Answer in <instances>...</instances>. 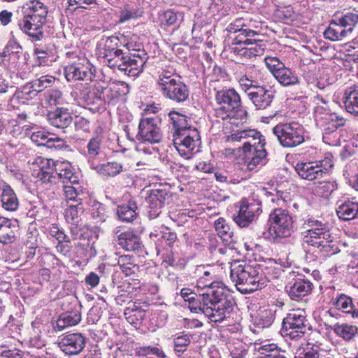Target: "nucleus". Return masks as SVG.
Returning <instances> with one entry per match:
<instances>
[{
    "instance_id": "1",
    "label": "nucleus",
    "mask_w": 358,
    "mask_h": 358,
    "mask_svg": "<svg viewBox=\"0 0 358 358\" xmlns=\"http://www.w3.org/2000/svg\"><path fill=\"white\" fill-rule=\"evenodd\" d=\"M230 277L238 291L243 294L262 289L271 279L279 278L282 269L277 260L268 259L265 266L254 267L245 262L235 261L231 263Z\"/></svg>"
},
{
    "instance_id": "2",
    "label": "nucleus",
    "mask_w": 358,
    "mask_h": 358,
    "mask_svg": "<svg viewBox=\"0 0 358 358\" xmlns=\"http://www.w3.org/2000/svg\"><path fill=\"white\" fill-rule=\"evenodd\" d=\"M235 303L229 290L222 288H208L205 293H197L189 301V308L192 313H201L210 322L220 323L233 310Z\"/></svg>"
},
{
    "instance_id": "3",
    "label": "nucleus",
    "mask_w": 358,
    "mask_h": 358,
    "mask_svg": "<svg viewBox=\"0 0 358 358\" xmlns=\"http://www.w3.org/2000/svg\"><path fill=\"white\" fill-rule=\"evenodd\" d=\"M229 142L243 141V153L246 169L252 171L259 164L265 163L266 151L265 140L261 133L255 129L237 130L227 136Z\"/></svg>"
},
{
    "instance_id": "4",
    "label": "nucleus",
    "mask_w": 358,
    "mask_h": 358,
    "mask_svg": "<svg viewBox=\"0 0 358 358\" xmlns=\"http://www.w3.org/2000/svg\"><path fill=\"white\" fill-rule=\"evenodd\" d=\"M22 18L18 21L20 30L27 35L31 42L45 41L44 29L48 8L39 0H32L22 7Z\"/></svg>"
},
{
    "instance_id": "5",
    "label": "nucleus",
    "mask_w": 358,
    "mask_h": 358,
    "mask_svg": "<svg viewBox=\"0 0 358 358\" xmlns=\"http://www.w3.org/2000/svg\"><path fill=\"white\" fill-rule=\"evenodd\" d=\"M125 50L117 48L109 55L105 64L110 68H117L124 74L135 77L143 71V66L148 60L146 52L141 48H135L136 45L127 41L122 43Z\"/></svg>"
},
{
    "instance_id": "6",
    "label": "nucleus",
    "mask_w": 358,
    "mask_h": 358,
    "mask_svg": "<svg viewBox=\"0 0 358 358\" xmlns=\"http://www.w3.org/2000/svg\"><path fill=\"white\" fill-rule=\"evenodd\" d=\"M324 105L318 103L314 110V117L316 124L323 130L322 140L326 144L332 146L339 145L341 143L340 134L338 129L343 127L346 122L345 119L336 113H332L326 105L323 98L317 97Z\"/></svg>"
},
{
    "instance_id": "7",
    "label": "nucleus",
    "mask_w": 358,
    "mask_h": 358,
    "mask_svg": "<svg viewBox=\"0 0 358 358\" xmlns=\"http://www.w3.org/2000/svg\"><path fill=\"white\" fill-rule=\"evenodd\" d=\"M157 88L164 97L177 103L186 101L189 95V88L182 81L181 77L166 69L159 74Z\"/></svg>"
},
{
    "instance_id": "8",
    "label": "nucleus",
    "mask_w": 358,
    "mask_h": 358,
    "mask_svg": "<svg viewBox=\"0 0 358 358\" xmlns=\"http://www.w3.org/2000/svg\"><path fill=\"white\" fill-rule=\"evenodd\" d=\"M268 222L270 227L264 235L273 242L280 243L294 231L293 217L286 209L275 208L269 215Z\"/></svg>"
},
{
    "instance_id": "9",
    "label": "nucleus",
    "mask_w": 358,
    "mask_h": 358,
    "mask_svg": "<svg viewBox=\"0 0 358 358\" xmlns=\"http://www.w3.org/2000/svg\"><path fill=\"white\" fill-rule=\"evenodd\" d=\"M102 132V129L99 127L96 129L97 136L91 139V169L96 171L97 173L108 176H115L119 174L122 166L117 162H110L107 164H96V157L99 162H104L106 155L101 146V136L99 135Z\"/></svg>"
},
{
    "instance_id": "10",
    "label": "nucleus",
    "mask_w": 358,
    "mask_h": 358,
    "mask_svg": "<svg viewBox=\"0 0 358 358\" xmlns=\"http://www.w3.org/2000/svg\"><path fill=\"white\" fill-rule=\"evenodd\" d=\"M173 142L180 155L189 159L199 150L201 137L196 128L189 127L187 129L173 133Z\"/></svg>"
},
{
    "instance_id": "11",
    "label": "nucleus",
    "mask_w": 358,
    "mask_h": 358,
    "mask_svg": "<svg viewBox=\"0 0 358 358\" xmlns=\"http://www.w3.org/2000/svg\"><path fill=\"white\" fill-rule=\"evenodd\" d=\"M273 133L285 148H294L304 141L303 127L296 122L278 124L273 128Z\"/></svg>"
},
{
    "instance_id": "12",
    "label": "nucleus",
    "mask_w": 358,
    "mask_h": 358,
    "mask_svg": "<svg viewBox=\"0 0 358 358\" xmlns=\"http://www.w3.org/2000/svg\"><path fill=\"white\" fill-rule=\"evenodd\" d=\"M308 325L307 314L304 309H293L284 317L282 331L291 339L298 340L305 334Z\"/></svg>"
},
{
    "instance_id": "13",
    "label": "nucleus",
    "mask_w": 358,
    "mask_h": 358,
    "mask_svg": "<svg viewBox=\"0 0 358 358\" xmlns=\"http://www.w3.org/2000/svg\"><path fill=\"white\" fill-rule=\"evenodd\" d=\"M332 166V156L327 154L320 160L298 162L295 170L301 178L312 181L322 178Z\"/></svg>"
},
{
    "instance_id": "14",
    "label": "nucleus",
    "mask_w": 358,
    "mask_h": 358,
    "mask_svg": "<svg viewBox=\"0 0 358 358\" xmlns=\"http://www.w3.org/2000/svg\"><path fill=\"white\" fill-rule=\"evenodd\" d=\"M136 138L139 141L156 143L162 138V132L158 120L153 117H143L138 124Z\"/></svg>"
},
{
    "instance_id": "15",
    "label": "nucleus",
    "mask_w": 358,
    "mask_h": 358,
    "mask_svg": "<svg viewBox=\"0 0 358 358\" xmlns=\"http://www.w3.org/2000/svg\"><path fill=\"white\" fill-rule=\"evenodd\" d=\"M217 104L227 106L229 109L235 110L241 119H245L247 112L241 105L239 94L234 88L222 89L215 94Z\"/></svg>"
},
{
    "instance_id": "16",
    "label": "nucleus",
    "mask_w": 358,
    "mask_h": 358,
    "mask_svg": "<svg viewBox=\"0 0 358 358\" xmlns=\"http://www.w3.org/2000/svg\"><path fill=\"white\" fill-rule=\"evenodd\" d=\"M34 45V55L40 66H50L56 62L58 56L56 46L46 36L45 41L31 42Z\"/></svg>"
},
{
    "instance_id": "17",
    "label": "nucleus",
    "mask_w": 358,
    "mask_h": 358,
    "mask_svg": "<svg viewBox=\"0 0 358 358\" xmlns=\"http://www.w3.org/2000/svg\"><path fill=\"white\" fill-rule=\"evenodd\" d=\"M125 41L126 37L123 35L102 38L97 43L95 50L97 58L105 63L109 58V55H112L117 48L121 47L122 43H124Z\"/></svg>"
},
{
    "instance_id": "18",
    "label": "nucleus",
    "mask_w": 358,
    "mask_h": 358,
    "mask_svg": "<svg viewBox=\"0 0 358 358\" xmlns=\"http://www.w3.org/2000/svg\"><path fill=\"white\" fill-rule=\"evenodd\" d=\"M308 245L317 248L318 252L324 257H329L340 252L338 242L334 240L329 229L317 236Z\"/></svg>"
},
{
    "instance_id": "19",
    "label": "nucleus",
    "mask_w": 358,
    "mask_h": 358,
    "mask_svg": "<svg viewBox=\"0 0 358 358\" xmlns=\"http://www.w3.org/2000/svg\"><path fill=\"white\" fill-rule=\"evenodd\" d=\"M91 87H92L94 98L100 101H106L110 99L109 93L112 90H121V92L126 94L129 92L128 85L123 82L113 83V85L108 88V85L103 80H93L91 78Z\"/></svg>"
},
{
    "instance_id": "20",
    "label": "nucleus",
    "mask_w": 358,
    "mask_h": 358,
    "mask_svg": "<svg viewBox=\"0 0 358 358\" xmlns=\"http://www.w3.org/2000/svg\"><path fill=\"white\" fill-rule=\"evenodd\" d=\"M301 228L302 240L308 245L329 229L327 223L313 217L305 219Z\"/></svg>"
},
{
    "instance_id": "21",
    "label": "nucleus",
    "mask_w": 358,
    "mask_h": 358,
    "mask_svg": "<svg viewBox=\"0 0 358 358\" xmlns=\"http://www.w3.org/2000/svg\"><path fill=\"white\" fill-rule=\"evenodd\" d=\"M85 338L81 334H63L59 337L58 345L66 355H77L85 346Z\"/></svg>"
},
{
    "instance_id": "22",
    "label": "nucleus",
    "mask_w": 358,
    "mask_h": 358,
    "mask_svg": "<svg viewBox=\"0 0 358 358\" xmlns=\"http://www.w3.org/2000/svg\"><path fill=\"white\" fill-rule=\"evenodd\" d=\"M257 110H264L269 107L275 97L273 90L266 89L264 85H258L248 92L247 96Z\"/></svg>"
},
{
    "instance_id": "23",
    "label": "nucleus",
    "mask_w": 358,
    "mask_h": 358,
    "mask_svg": "<svg viewBox=\"0 0 358 358\" xmlns=\"http://www.w3.org/2000/svg\"><path fill=\"white\" fill-rule=\"evenodd\" d=\"M169 193L163 189H151L148 191L145 198L146 203L149 209L148 214L150 219L156 218L161 213L162 208L164 206Z\"/></svg>"
},
{
    "instance_id": "24",
    "label": "nucleus",
    "mask_w": 358,
    "mask_h": 358,
    "mask_svg": "<svg viewBox=\"0 0 358 358\" xmlns=\"http://www.w3.org/2000/svg\"><path fill=\"white\" fill-rule=\"evenodd\" d=\"M313 287V285L308 279L298 278L289 282L285 289L292 300H298L310 294Z\"/></svg>"
},
{
    "instance_id": "25",
    "label": "nucleus",
    "mask_w": 358,
    "mask_h": 358,
    "mask_svg": "<svg viewBox=\"0 0 358 358\" xmlns=\"http://www.w3.org/2000/svg\"><path fill=\"white\" fill-rule=\"evenodd\" d=\"M18 231L17 220L0 216V243L8 245L15 241Z\"/></svg>"
},
{
    "instance_id": "26",
    "label": "nucleus",
    "mask_w": 358,
    "mask_h": 358,
    "mask_svg": "<svg viewBox=\"0 0 358 358\" xmlns=\"http://www.w3.org/2000/svg\"><path fill=\"white\" fill-rule=\"evenodd\" d=\"M81 320L79 311L75 308L67 310L59 315L57 320L53 323V329L55 331H62L66 329L76 325Z\"/></svg>"
},
{
    "instance_id": "27",
    "label": "nucleus",
    "mask_w": 358,
    "mask_h": 358,
    "mask_svg": "<svg viewBox=\"0 0 358 358\" xmlns=\"http://www.w3.org/2000/svg\"><path fill=\"white\" fill-rule=\"evenodd\" d=\"M336 212L338 217L343 221L357 218L358 203L350 199L339 201L336 203Z\"/></svg>"
},
{
    "instance_id": "28",
    "label": "nucleus",
    "mask_w": 358,
    "mask_h": 358,
    "mask_svg": "<svg viewBox=\"0 0 358 358\" xmlns=\"http://www.w3.org/2000/svg\"><path fill=\"white\" fill-rule=\"evenodd\" d=\"M345 111L358 117V85H353L346 87L342 96Z\"/></svg>"
},
{
    "instance_id": "29",
    "label": "nucleus",
    "mask_w": 358,
    "mask_h": 358,
    "mask_svg": "<svg viewBox=\"0 0 358 358\" xmlns=\"http://www.w3.org/2000/svg\"><path fill=\"white\" fill-rule=\"evenodd\" d=\"M55 174L57 178L62 180L63 185H78L79 178L77 173L73 171L72 166L66 162H57L55 164Z\"/></svg>"
},
{
    "instance_id": "30",
    "label": "nucleus",
    "mask_w": 358,
    "mask_h": 358,
    "mask_svg": "<svg viewBox=\"0 0 358 358\" xmlns=\"http://www.w3.org/2000/svg\"><path fill=\"white\" fill-rule=\"evenodd\" d=\"M117 244L127 251H139L142 248L140 237L132 231H126L117 235Z\"/></svg>"
},
{
    "instance_id": "31",
    "label": "nucleus",
    "mask_w": 358,
    "mask_h": 358,
    "mask_svg": "<svg viewBox=\"0 0 358 358\" xmlns=\"http://www.w3.org/2000/svg\"><path fill=\"white\" fill-rule=\"evenodd\" d=\"M49 123L59 129H66L72 122V117L68 110L63 108H57L55 111L48 115Z\"/></svg>"
},
{
    "instance_id": "32",
    "label": "nucleus",
    "mask_w": 358,
    "mask_h": 358,
    "mask_svg": "<svg viewBox=\"0 0 358 358\" xmlns=\"http://www.w3.org/2000/svg\"><path fill=\"white\" fill-rule=\"evenodd\" d=\"M1 206L7 211H15L19 206V200L10 185L5 184L2 187L1 194Z\"/></svg>"
},
{
    "instance_id": "33",
    "label": "nucleus",
    "mask_w": 358,
    "mask_h": 358,
    "mask_svg": "<svg viewBox=\"0 0 358 358\" xmlns=\"http://www.w3.org/2000/svg\"><path fill=\"white\" fill-rule=\"evenodd\" d=\"M90 71L83 63H73L64 68V76L68 81L83 80Z\"/></svg>"
},
{
    "instance_id": "34",
    "label": "nucleus",
    "mask_w": 358,
    "mask_h": 358,
    "mask_svg": "<svg viewBox=\"0 0 358 358\" xmlns=\"http://www.w3.org/2000/svg\"><path fill=\"white\" fill-rule=\"evenodd\" d=\"M349 35L348 31L338 21L331 22L324 32V38L332 41H342Z\"/></svg>"
},
{
    "instance_id": "35",
    "label": "nucleus",
    "mask_w": 358,
    "mask_h": 358,
    "mask_svg": "<svg viewBox=\"0 0 358 358\" xmlns=\"http://www.w3.org/2000/svg\"><path fill=\"white\" fill-rule=\"evenodd\" d=\"M128 305L124 312L125 318L131 325L137 327L142 322L145 311L136 303H129Z\"/></svg>"
},
{
    "instance_id": "36",
    "label": "nucleus",
    "mask_w": 358,
    "mask_h": 358,
    "mask_svg": "<svg viewBox=\"0 0 358 358\" xmlns=\"http://www.w3.org/2000/svg\"><path fill=\"white\" fill-rule=\"evenodd\" d=\"M26 64V57L23 52L14 54L6 59L0 58V66L5 68L10 72H15L22 69Z\"/></svg>"
},
{
    "instance_id": "37",
    "label": "nucleus",
    "mask_w": 358,
    "mask_h": 358,
    "mask_svg": "<svg viewBox=\"0 0 358 358\" xmlns=\"http://www.w3.org/2000/svg\"><path fill=\"white\" fill-rule=\"evenodd\" d=\"M255 218V209L252 205H242L238 213L234 217V222L240 227H247Z\"/></svg>"
},
{
    "instance_id": "38",
    "label": "nucleus",
    "mask_w": 358,
    "mask_h": 358,
    "mask_svg": "<svg viewBox=\"0 0 358 358\" xmlns=\"http://www.w3.org/2000/svg\"><path fill=\"white\" fill-rule=\"evenodd\" d=\"M334 332L346 341L352 340L358 334V327L348 323H336L331 327Z\"/></svg>"
},
{
    "instance_id": "39",
    "label": "nucleus",
    "mask_w": 358,
    "mask_h": 358,
    "mask_svg": "<svg viewBox=\"0 0 358 358\" xmlns=\"http://www.w3.org/2000/svg\"><path fill=\"white\" fill-rule=\"evenodd\" d=\"M336 309L350 314L354 319H358V308L352 303V299L345 294H341L334 302Z\"/></svg>"
},
{
    "instance_id": "40",
    "label": "nucleus",
    "mask_w": 358,
    "mask_h": 358,
    "mask_svg": "<svg viewBox=\"0 0 358 358\" xmlns=\"http://www.w3.org/2000/svg\"><path fill=\"white\" fill-rule=\"evenodd\" d=\"M214 226L217 235L222 238L224 243L230 245L233 242V232L226 220L219 217L215 221Z\"/></svg>"
},
{
    "instance_id": "41",
    "label": "nucleus",
    "mask_w": 358,
    "mask_h": 358,
    "mask_svg": "<svg viewBox=\"0 0 358 358\" xmlns=\"http://www.w3.org/2000/svg\"><path fill=\"white\" fill-rule=\"evenodd\" d=\"M215 115L217 117L222 120H229L231 124L236 126L245 120L239 118L235 110L231 108L229 109L227 106L223 105H220V106L215 109Z\"/></svg>"
},
{
    "instance_id": "42",
    "label": "nucleus",
    "mask_w": 358,
    "mask_h": 358,
    "mask_svg": "<svg viewBox=\"0 0 358 358\" xmlns=\"http://www.w3.org/2000/svg\"><path fill=\"white\" fill-rule=\"evenodd\" d=\"M137 206L136 202L129 201L127 204L122 205L117 208V215L120 220L126 222H131L136 217V210Z\"/></svg>"
},
{
    "instance_id": "43",
    "label": "nucleus",
    "mask_w": 358,
    "mask_h": 358,
    "mask_svg": "<svg viewBox=\"0 0 358 358\" xmlns=\"http://www.w3.org/2000/svg\"><path fill=\"white\" fill-rule=\"evenodd\" d=\"M246 73L254 85L265 86V83H268V80L271 78L266 71L259 69L255 66H248L247 68Z\"/></svg>"
},
{
    "instance_id": "44",
    "label": "nucleus",
    "mask_w": 358,
    "mask_h": 358,
    "mask_svg": "<svg viewBox=\"0 0 358 358\" xmlns=\"http://www.w3.org/2000/svg\"><path fill=\"white\" fill-rule=\"evenodd\" d=\"M275 317V310L271 308L259 310L254 319V324L259 328L269 327Z\"/></svg>"
},
{
    "instance_id": "45",
    "label": "nucleus",
    "mask_w": 358,
    "mask_h": 358,
    "mask_svg": "<svg viewBox=\"0 0 358 358\" xmlns=\"http://www.w3.org/2000/svg\"><path fill=\"white\" fill-rule=\"evenodd\" d=\"M255 350L260 355L258 358L282 355L279 353L277 345L268 341L255 343Z\"/></svg>"
},
{
    "instance_id": "46",
    "label": "nucleus",
    "mask_w": 358,
    "mask_h": 358,
    "mask_svg": "<svg viewBox=\"0 0 358 358\" xmlns=\"http://www.w3.org/2000/svg\"><path fill=\"white\" fill-rule=\"evenodd\" d=\"M236 35L233 38V41L236 44H239L241 45H254V38L255 36L259 35V31L251 29V28H245V29L241 30L239 32L236 33Z\"/></svg>"
},
{
    "instance_id": "47",
    "label": "nucleus",
    "mask_w": 358,
    "mask_h": 358,
    "mask_svg": "<svg viewBox=\"0 0 358 358\" xmlns=\"http://www.w3.org/2000/svg\"><path fill=\"white\" fill-rule=\"evenodd\" d=\"M337 189L335 180H328L318 182L315 185L313 191L317 196L327 198Z\"/></svg>"
},
{
    "instance_id": "48",
    "label": "nucleus",
    "mask_w": 358,
    "mask_h": 358,
    "mask_svg": "<svg viewBox=\"0 0 358 358\" xmlns=\"http://www.w3.org/2000/svg\"><path fill=\"white\" fill-rule=\"evenodd\" d=\"M274 77L280 85L285 87L294 85L299 82L298 76L286 66L282 68Z\"/></svg>"
},
{
    "instance_id": "49",
    "label": "nucleus",
    "mask_w": 358,
    "mask_h": 358,
    "mask_svg": "<svg viewBox=\"0 0 358 358\" xmlns=\"http://www.w3.org/2000/svg\"><path fill=\"white\" fill-rule=\"evenodd\" d=\"M254 45H244L241 57L245 58H252L253 57L261 55L264 53L266 48V44L263 40L254 38Z\"/></svg>"
},
{
    "instance_id": "50",
    "label": "nucleus",
    "mask_w": 358,
    "mask_h": 358,
    "mask_svg": "<svg viewBox=\"0 0 358 358\" xmlns=\"http://www.w3.org/2000/svg\"><path fill=\"white\" fill-rule=\"evenodd\" d=\"M160 23L165 26L178 25L183 21V13L167 10L159 15Z\"/></svg>"
},
{
    "instance_id": "51",
    "label": "nucleus",
    "mask_w": 358,
    "mask_h": 358,
    "mask_svg": "<svg viewBox=\"0 0 358 358\" xmlns=\"http://www.w3.org/2000/svg\"><path fill=\"white\" fill-rule=\"evenodd\" d=\"M117 263L122 272L128 276L134 273L138 268L134 257L130 255H122L117 259Z\"/></svg>"
},
{
    "instance_id": "52",
    "label": "nucleus",
    "mask_w": 358,
    "mask_h": 358,
    "mask_svg": "<svg viewBox=\"0 0 358 358\" xmlns=\"http://www.w3.org/2000/svg\"><path fill=\"white\" fill-rule=\"evenodd\" d=\"M274 16L286 24L296 19V14L291 6H278L274 11Z\"/></svg>"
},
{
    "instance_id": "53",
    "label": "nucleus",
    "mask_w": 358,
    "mask_h": 358,
    "mask_svg": "<svg viewBox=\"0 0 358 358\" xmlns=\"http://www.w3.org/2000/svg\"><path fill=\"white\" fill-rule=\"evenodd\" d=\"M169 117L170 118V122L174 129L173 133H178V131L189 129V127H187V117L185 115L173 110L169 113Z\"/></svg>"
},
{
    "instance_id": "54",
    "label": "nucleus",
    "mask_w": 358,
    "mask_h": 358,
    "mask_svg": "<svg viewBox=\"0 0 358 358\" xmlns=\"http://www.w3.org/2000/svg\"><path fill=\"white\" fill-rule=\"evenodd\" d=\"M338 21L343 25L350 35L355 27L358 24V12H347Z\"/></svg>"
},
{
    "instance_id": "55",
    "label": "nucleus",
    "mask_w": 358,
    "mask_h": 358,
    "mask_svg": "<svg viewBox=\"0 0 358 358\" xmlns=\"http://www.w3.org/2000/svg\"><path fill=\"white\" fill-rule=\"evenodd\" d=\"M22 52H23V49L20 43L13 38L10 39L3 48L2 52H0V58L6 59L13 56L14 54H21Z\"/></svg>"
},
{
    "instance_id": "56",
    "label": "nucleus",
    "mask_w": 358,
    "mask_h": 358,
    "mask_svg": "<svg viewBox=\"0 0 358 358\" xmlns=\"http://www.w3.org/2000/svg\"><path fill=\"white\" fill-rule=\"evenodd\" d=\"M55 80V78L53 76L46 75L31 81V83L32 86H34V89H35V91H37L38 93L43 91L48 87H50Z\"/></svg>"
},
{
    "instance_id": "57",
    "label": "nucleus",
    "mask_w": 358,
    "mask_h": 358,
    "mask_svg": "<svg viewBox=\"0 0 358 358\" xmlns=\"http://www.w3.org/2000/svg\"><path fill=\"white\" fill-rule=\"evenodd\" d=\"M219 287L228 290L220 282H209L203 277L201 278L196 282L195 288L198 293H205L208 288Z\"/></svg>"
},
{
    "instance_id": "58",
    "label": "nucleus",
    "mask_w": 358,
    "mask_h": 358,
    "mask_svg": "<svg viewBox=\"0 0 358 358\" xmlns=\"http://www.w3.org/2000/svg\"><path fill=\"white\" fill-rule=\"evenodd\" d=\"M27 215L36 220L41 221L50 215V210L44 206H34L29 210Z\"/></svg>"
},
{
    "instance_id": "59",
    "label": "nucleus",
    "mask_w": 358,
    "mask_h": 358,
    "mask_svg": "<svg viewBox=\"0 0 358 358\" xmlns=\"http://www.w3.org/2000/svg\"><path fill=\"white\" fill-rule=\"evenodd\" d=\"M265 64L272 75L275 76L285 66L276 57H267L264 59Z\"/></svg>"
},
{
    "instance_id": "60",
    "label": "nucleus",
    "mask_w": 358,
    "mask_h": 358,
    "mask_svg": "<svg viewBox=\"0 0 358 358\" xmlns=\"http://www.w3.org/2000/svg\"><path fill=\"white\" fill-rule=\"evenodd\" d=\"M38 94L37 91H35L32 83L30 82L22 87L21 90L14 94L17 99H30L35 97Z\"/></svg>"
},
{
    "instance_id": "61",
    "label": "nucleus",
    "mask_w": 358,
    "mask_h": 358,
    "mask_svg": "<svg viewBox=\"0 0 358 358\" xmlns=\"http://www.w3.org/2000/svg\"><path fill=\"white\" fill-rule=\"evenodd\" d=\"M190 343V336L182 334L176 336L173 340L174 350L178 352H184Z\"/></svg>"
},
{
    "instance_id": "62",
    "label": "nucleus",
    "mask_w": 358,
    "mask_h": 358,
    "mask_svg": "<svg viewBox=\"0 0 358 358\" xmlns=\"http://www.w3.org/2000/svg\"><path fill=\"white\" fill-rule=\"evenodd\" d=\"M80 186L76 185H63V189L64 195L66 200L69 201H80L82 200L80 198H78L79 194Z\"/></svg>"
},
{
    "instance_id": "63",
    "label": "nucleus",
    "mask_w": 358,
    "mask_h": 358,
    "mask_svg": "<svg viewBox=\"0 0 358 358\" xmlns=\"http://www.w3.org/2000/svg\"><path fill=\"white\" fill-rule=\"evenodd\" d=\"M76 88L80 92V103L83 104L84 108H87L90 105V87L89 83L85 82V83H80L77 84Z\"/></svg>"
},
{
    "instance_id": "64",
    "label": "nucleus",
    "mask_w": 358,
    "mask_h": 358,
    "mask_svg": "<svg viewBox=\"0 0 358 358\" xmlns=\"http://www.w3.org/2000/svg\"><path fill=\"white\" fill-rule=\"evenodd\" d=\"M136 354L138 356H147L151 354L157 355L159 358H166V356L163 350L157 347H140L137 349Z\"/></svg>"
}]
</instances>
